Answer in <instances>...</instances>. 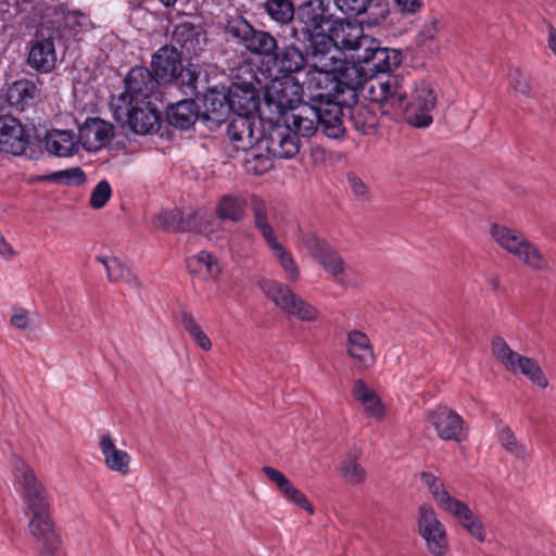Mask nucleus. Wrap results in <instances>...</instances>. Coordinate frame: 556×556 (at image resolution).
Wrapping results in <instances>:
<instances>
[{"instance_id":"1","label":"nucleus","mask_w":556,"mask_h":556,"mask_svg":"<svg viewBox=\"0 0 556 556\" xmlns=\"http://www.w3.org/2000/svg\"><path fill=\"white\" fill-rule=\"evenodd\" d=\"M364 29V23L354 17L345 15L344 17H333L326 33L331 41L320 51V60L332 49H338L353 51L354 53L349 60L353 64L381 63L393 64L394 67L400 66L403 60L402 51L382 47L379 39L366 35Z\"/></svg>"},{"instance_id":"2","label":"nucleus","mask_w":556,"mask_h":556,"mask_svg":"<svg viewBox=\"0 0 556 556\" xmlns=\"http://www.w3.org/2000/svg\"><path fill=\"white\" fill-rule=\"evenodd\" d=\"M333 17L329 1L304 0L296 8V24L291 28L290 39L303 52L305 67L311 60H320V51L331 41L324 27L330 26Z\"/></svg>"},{"instance_id":"3","label":"nucleus","mask_w":556,"mask_h":556,"mask_svg":"<svg viewBox=\"0 0 556 556\" xmlns=\"http://www.w3.org/2000/svg\"><path fill=\"white\" fill-rule=\"evenodd\" d=\"M393 64L370 63L353 64L349 60H332L330 74L334 81L332 92L326 93L330 96L331 102H337L343 111L359 105L358 91L362 90L366 83L377 78L378 74L389 73Z\"/></svg>"},{"instance_id":"4","label":"nucleus","mask_w":556,"mask_h":556,"mask_svg":"<svg viewBox=\"0 0 556 556\" xmlns=\"http://www.w3.org/2000/svg\"><path fill=\"white\" fill-rule=\"evenodd\" d=\"M244 49L260 58L268 70H277V74H298L305 70L303 52L290 37H283L280 43L270 31L254 27Z\"/></svg>"},{"instance_id":"5","label":"nucleus","mask_w":556,"mask_h":556,"mask_svg":"<svg viewBox=\"0 0 556 556\" xmlns=\"http://www.w3.org/2000/svg\"><path fill=\"white\" fill-rule=\"evenodd\" d=\"M113 117L125 128L126 126L136 135L160 134L164 137L162 113L151 101L146 103L116 104L113 108Z\"/></svg>"},{"instance_id":"6","label":"nucleus","mask_w":556,"mask_h":556,"mask_svg":"<svg viewBox=\"0 0 556 556\" xmlns=\"http://www.w3.org/2000/svg\"><path fill=\"white\" fill-rule=\"evenodd\" d=\"M263 87V105L276 113L278 119L287 118V114L299 108L302 87L295 83L294 74H279Z\"/></svg>"},{"instance_id":"7","label":"nucleus","mask_w":556,"mask_h":556,"mask_svg":"<svg viewBox=\"0 0 556 556\" xmlns=\"http://www.w3.org/2000/svg\"><path fill=\"white\" fill-rule=\"evenodd\" d=\"M251 210L254 218V227L261 232L262 237L278 258L280 266L288 275L291 282L299 279V268L289 251L278 242L274 228L268 222V208L266 202L258 195H251Z\"/></svg>"},{"instance_id":"8","label":"nucleus","mask_w":556,"mask_h":556,"mask_svg":"<svg viewBox=\"0 0 556 556\" xmlns=\"http://www.w3.org/2000/svg\"><path fill=\"white\" fill-rule=\"evenodd\" d=\"M258 287L286 314L302 321H314L318 318V309L293 292L289 286L264 278L258 281Z\"/></svg>"},{"instance_id":"9","label":"nucleus","mask_w":556,"mask_h":556,"mask_svg":"<svg viewBox=\"0 0 556 556\" xmlns=\"http://www.w3.org/2000/svg\"><path fill=\"white\" fill-rule=\"evenodd\" d=\"M15 479L22 486V498L29 518H41L51 515L48 491L36 477L35 471L18 459L15 464Z\"/></svg>"},{"instance_id":"10","label":"nucleus","mask_w":556,"mask_h":556,"mask_svg":"<svg viewBox=\"0 0 556 556\" xmlns=\"http://www.w3.org/2000/svg\"><path fill=\"white\" fill-rule=\"evenodd\" d=\"M303 113H309L317 119V125L325 136L330 139H342L346 132L343 118L346 112L337 102H331L330 96L318 93L312 102H303Z\"/></svg>"},{"instance_id":"11","label":"nucleus","mask_w":556,"mask_h":556,"mask_svg":"<svg viewBox=\"0 0 556 556\" xmlns=\"http://www.w3.org/2000/svg\"><path fill=\"white\" fill-rule=\"evenodd\" d=\"M231 112L245 119L258 116L263 117V85L253 77L252 80L238 78L228 86Z\"/></svg>"},{"instance_id":"12","label":"nucleus","mask_w":556,"mask_h":556,"mask_svg":"<svg viewBox=\"0 0 556 556\" xmlns=\"http://www.w3.org/2000/svg\"><path fill=\"white\" fill-rule=\"evenodd\" d=\"M493 355L510 372H520L532 383L540 388H546L548 380L534 358L522 356L513 351L506 341L497 336L491 341Z\"/></svg>"},{"instance_id":"13","label":"nucleus","mask_w":556,"mask_h":556,"mask_svg":"<svg viewBox=\"0 0 556 556\" xmlns=\"http://www.w3.org/2000/svg\"><path fill=\"white\" fill-rule=\"evenodd\" d=\"M377 79V87L370 86L369 96L372 102L380 105L382 114L393 119L405 117L408 122L410 114L409 101L405 92L401 91V85L396 76L388 75L386 80Z\"/></svg>"},{"instance_id":"14","label":"nucleus","mask_w":556,"mask_h":556,"mask_svg":"<svg viewBox=\"0 0 556 556\" xmlns=\"http://www.w3.org/2000/svg\"><path fill=\"white\" fill-rule=\"evenodd\" d=\"M490 232L503 249L517 256L531 268L542 269L546 266V261L540 250L517 230L493 224Z\"/></svg>"},{"instance_id":"15","label":"nucleus","mask_w":556,"mask_h":556,"mask_svg":"<svg viewBox=\"0 0 556 556\" xmlns=\"http://www.w3.org/2000/svg\"><path fill=\"white\" fill-rule=\"evenodd\" d=\"M195 101L202 103L204 110H201V122L210 129L217 128L227 122L231 112L227 86L211 84Z\"/></svg>"},{"instance_id":"16","label":"nucleus","mask_w":556,"mask_h":556,"mask_svg":"<svg viewBox=\"0 0 556 556\" xmlns=\"http://www.w3.org/2000/svg\"><path fill=\"white\" fill-rule=\"evenodd\" d=\"M124 86L125 91L117 99L122 105L150 101L161 85L149 67L137 65L125 76Z\"/></svg>"},{"instance_id":"17","label":"nucleus","mask_w":556,"mask_h":556,"mask_svg":"<svg viewBox=\"0 0 556 556\" xmlns=\"http://www.w3.org/2000/svg\"><path fill=\"white\" fill-rule=\"evenodd\" d=\"M55 37L47 29L38 27L26 42V64L37 73H50L55 66Z\"/></svg>"},{"instance_id":"18","label":"nucleus","mask_w":556,"mask_h":556,"mask_svg":"<svg viewBox=\"0 0 556 556\" xmlns=\"http://www.w3.org/2000/svg\"><path fill=\"white\" fill-rule=\"evenodd\" d=\"M207 30L203 23L181 21L173 26L172 45L188 58L199 56L207 45Z\"/></svg>"},{"instance_id":"19","label":"nucleus","mask_w":556,"mask_h":556,"mask_svg":"<svg viewBox=\"0 0 556 556\" xmlns=\"http://www.w3.org/2000/svg\"><path fill=\"white\" fill-rule=\"evenodd\" d=\"M300 240L308 254L333 277L344 273L345 262L339 252L314 231L301 232Z\"/></svg>"},{"instance_id":"20","label":"nucleus","mask_w":556,"mask_h":556,"mask_svg":"<svg viewBox=\"0 0 556 556\" xmlns=\"http://www.w3.org/2000/svg\"><path fill=\"white\" fill-rule=\"evenodd\" d=\"M285 125L277 124L268 129L264 139L266 150L277 159H293L300 152L301 140L285 118Z\"/></svg>"},{"instance_id":"21","label":"nucleus","mask_w":556,"mask_h":556,"mask_svg":"<svg viewBox=\"0 0 556 556\" xmlns=\"http://www.w3.org/2000/svg\"><path fill=\"white\" fill-rule=\"evenodd\" d=\"M182 55L174 45H164L152 54L150 71L161 86L174 84L184 67Z\"/></svg>"},{"instance_id":"22","label":"nucleus","mask_w":556,"mask_h":556,"mask_svg":"<svg viewBox=\"0 0 556 556\" xmlns=\"http://www.w3.org/2000/svg\"><path fill=\"white\" fill-rule=\"evenodd\" d=\"M426 418L443 441L460 442L466 437L463 417L447 406L439 405L428 410Z\"/></svg>"},{"instance_id":"23","label":"nucleus","mask_w":556,"mask_h":556,"mask_svg":"<svg viewBox=\"0 0 556 556\" xmlns=\"http://www.w3.org/2000/svg\"><path fill=\"white\" fill-rule=\"evenodd\" d=\"M418 527L430 553L434 556L444 555L447 549L446 533L432 507L427 505L419 507Z\"/></svg>"},{"instance_id":"24","label":"nucleus","mask_w":556,"mask_h":556,"mask_svg":"<svg viewBox=\"0 0 556 556\" xmlns=\"http://www.w3.org/2000/svg\"><path fill=\"white\" fill-rule=\"evenodd\" d=\"M205 222V212L195 211L185 215L179 207L163 210L155 217V226L165 232L202 231Z\"/></svg>"},{"instance_id":"25","label":"nucleus","mask_w":556,"mask_h":556,"mask_svg":"<svg viewBox=\"0 0 556 556\" xmlns=\"http://www.w3.org/2000/svg\"><path fill=\"white\" fill-rule=\"evenodd\" d=\"M437 93L427 81L417 85L413 98L409 101L410 114L408 124L415 128H425L432 124L433 118L430 112L435 108Z\"/></svg>"},{"instance_id":"26","label":"nucleus","mask_w":556,"mask_h":556,"mask_svg":"<svg viewBox=\"0 0 556 556\" xmlns=\"http://www.w3.org/2000/svg\"><path fill=\"white\" fill-rule=\"evenodd\" d=\"M114 137V126L100 117H87L78 127V142L87 152H98Z\"/></svg>"},{"instance_id":"27","label":"nucleus","mask_w":556,"mask_h":556,"mask_svg":"<svg viewBox=\"0 0 556 556\" xmlns=\"http://www.w3.org/2000/svg\"><path fill=\"white\" fill-rule=\"evenodd\" d=\"M30 534L41 545L40 556H63L62 538L51 515L41 518H29Z\"/></svg>"},{"instance_id":"28","label":"nucleus","mask_w":556,"mask_h":556,"mask_svg":"<svg viewBox=\"0 0 556 556\" xmlns=\"http://www.w3.org/2000/svg\"><path fill=\"white\" fill-rule=\"evenodd\" d=\"M201 121V108L194 98H185L165 108V119L167 126L178 130L193 128L197 121Z\"/></svg>"},{"instance_id":"29","label":"nucleus","mask_w":556,"mask_h":556,"mask_svg":"<svg viewBox=\"0 0 556 556\" xmlns=\"http://www.w3.org/2000/svg\"><path fill=\"white\" fill-rule=\"evenodd\" d=\"M187 98L197 99L211 85L208 72L200 64L188 62L174 81Z\"/></svg>"},{"instance_id":"30","label":"nucleus","mask_w":556,"mask_h":556,"mask_svg":"<svg viewBox=\"0 0 556 556\" xmlns=\"http://www.w3.org/2000/svg\"><path fill=\"white\" fill-rule=\"evenodd\" d=\"M346 353L356 361L358 369H370L376 363L370 339L363 331L352 330L348 332Z\"/></svg>"},{"instance_id":"31","label":"nucleus","mask_w":556,"mask_h":556,"mask_svg":"<svg viewBox=\"0 0 556 556\" xmlns=\"http://www.w3.org/2000/svg\"><path fill=\"white\" fill-rule=\"evenodd\" d=\"M53 0H45L30 16L33 21H39L42 27L53 36L60 37L63 29V21L68 15L66 3H52Z\"/></svg>"},{"instance_id":"32","label":"nucleus","mask_w":556,"mask_h":556,"mask_svg":"<svg viewBox=\"0 0 556 556\" xmlns=\"http://www.w3.org/2000/svg\"><path fill=\"white\" fill-rule=\"evenodd\" d=\"M262 471L277 485L285 500L311 515L314 514V507L305 494L301 490L296 489L281 471L270 466L263 467Z\"/></svg>"},{"instance_id":"33","label":"nucleus","mask_w":556,"mask_h":556,"mask_svg":"<svg viewBox=\"0 0 556 556\" xmlns=\"http://www.w3.org/2000/svg\"><path fill=\"white\" fill-rule=\"evenodd\" d=\"M21 121L11 114L0 115V151L13 155L23 154Z\"/></svg>"},{"instance_id":"34","label":"nucleus","mask_w":556,"mask_h":556,"mask_svg":"<svg viewBox=\"0 0 556 556\" xmlns=\"http://www.w3.org/2000/svg\"><path fill=\"white\" fill-rule=\"evenodd\" d=\"M247 198L233 193L223 194L216 203L215 215L222 223L239 224L248 216Z\"/></svg>"},{"instance_id":"35","label":"nucleus","mask_w":556,"mask_h":556,"mask_svg":"<svg viewBox=\"0 0 556 556\" xmlns=\"http://www.w3.org/2000/svg\"><path fill=\"white\" fill-rule=\"evenodd\" d=\"M38 93L39 90L33 80L22 78L8 87L5 99L11 106L23 112L34 103Z\"/></svg>"},{"instance_id":"36","label":"nucleus","mask_w":556,"mask_h":556,"mask_svg":"<svg viewBox=\"0 0 556 556\" xmlns=\"http://www.w3.org/2000/svg\"><path fill=\"white\" fill-rule=\"evenodd\" d=\"M73 130L53 129L45 134V148L59 157L72 156L78 152L77 142L73 141Z\"/></svg>"},{"instance_id":"37","label":"nucleus","mask_w":556,"mask_h":556,"mask_svg":"<svg viewBox=\"0 0 556 556\" xmlns=\"http://www.w3.org/2000/svg\"><path fill=\"white\" fill-rule=\"evenodd\" d=\"M99 445L109 469L121 472L122 475L129 472L130 456L127 452L116 448L110 434H104Z\"/></svg>"},{"instance_id":"38","label":"nucleus","mask_w":556,"mask_h":556,"mask_svg":"<svg viewBox=\"0 0 556 556\" xmlns=\"http://www.w3.org/2000/svg\"><path fill=\"white\" fill-rule=\"evenodd\" d=\"M349 123L363 136H372L376 134L379 122L371 109L365 104L350 108L346 111Z\"/></svg>"},{"instance_id":"39","label":"nucleus","mask_w":556,"mask_h":556,"mask_svg":"<svg viewBox=\"0 0 556 556\" xmlns=\"http://www.w3.org/2000/svg\"><path fill=\"white\" fill-rule=\"evenodd\" d=\"M447 513L455 516L463 527L479 542L485 541V532L480 518L471 511L466 503L462 501L454 503L452 510Z\"/></svg>"},{"instance_id":"40","label":"nucleus","mask_w":556,"mask_h":556,"mask_svg":"<svg viewBox=\"0 0 556 556\" xmlns=\"http://www.w3.org/2000/svg\"><path fill=\"white\" fill-rule=\"evenodd\" d=\"M254 25L242 14H227L224 23V33L230 36L243 48L250 39Z\"/></svg>"},{"instance_id":"41","label":"nucleus","mask_w":556,"mask_h":556,"mask_svg":"<svg viewBox=\"0 0 556 556\" xmlns=\"http://www.w3.org/2000/svg\"><path fill=\"white\" fill-rule=\"evenodd\" d=\"M421 481L428 486L432 497L440 508L445 511L452 510L454 503L459 500L453 497L444 488L442 481L432 472L422 471L420 473Z\"/></svg>"},{"instance_id":"42","label":"nucleus","mask_w":556,"mask_h":556,"mask_svg":"<svg viewBox=\"0 0 556 556\" xmlns=\"http://www.w3.org/2000/svg\"><path fill=\"white\" fill-rule=\"evenodd\" d=\"M31 181L37 182H55L63 184L66 186H81L87 181V176L80 167H73L68 169H62L45 175H37L31 177Z\"/></svg>"},{"instance_id":"43","label":"nucleus","mask_w":556,"mask_h":556,"mask_svg":"<svg viewBox=\"0 0 556 556\" xmlns=\"http://www.w3.org/2000/svg\"><path fill=\"white\" fill-rule=\"evenodd\" d=\"M263 8L268 16L279 24H288L296 17V9L292 0H266Z\"/></svg>"},{"instance_id":"44","label":"nucleus","mask_w":556,"mask_h":556,"mask_svg":"<svg viewBox=\"0 0 556 556\" xmlns=\"http://www.w3.org/2000/svg\"><path fill=\"white\" fill-rule=\"evenodd\" d=\"M186 267L192 276L199 275L203 268L212 277H216L220 273L216 257L207 251H201L188 257L186 260Z\"/></svg>"},{"instance_id":"45","label":"nucleus","mask_w":556,"mask_h":556,"mask_svg":"<svg viewBox=\"0 0 556 556\" xmlns=\"http://www.w3.org/2000/svg\"><path fill=\"white\" fill-rule=\"evenodd\" d=\"M21 137L24 146L23 154H26L31 160L39 159L43 153L45 135H41L38 129L33 126L30 128L24 127Z\"/></svg>"},{"instance_id":"46","label":"nucleus","mask_w":556,"mask_h":556,"mask_svg":"<svg viewBox=\"0 0 556 556\" xmlns=\"http://www.w3.org/2000/svg\"><path fill=\"white\" fill-rule=\"evenodd\" d=\"M498 442L507 453L517 459H525L530 455L527 445L518 441L515 433L508 426H504L500 430Z\"/></svg>"},{"instance_id":"47","label":"nucleus","mask_w":556,"mask_h":556,"mask_svg":"<svg viewBox=\"0 0 556 556\" xmlns=\"http://www.w3.org/2000/svg\"><path fill=\"white\" fill-rule=\"evenodd\" d=\"M106 276L110 281L123 280L131 287L138 289L142 287L139 278L132 274L131 269L122 263L117 257H112V265H108Z\"/></svg>"},{"instance_id":"48","label":"nucleus","mask_w":556,"mask_h":556,"mask_svg":"<svg viewBox=\"0 0 556 556\" xmlns=\"http://www.w3.org/2000/svg\"><path fill=\"white\" fill-rule=\"evenodd\" d=\"M302 104L299 105L298 109L302 110ZM292 131L298 132V137L309 138L316 134L319 129V125H317V119L312 116L309 113H303L300 111L298 114H292V125H290Z\"/></svg>"},{"instance_id":"49","label":"nucleus","mask_w":556,"mask_h":556,"mask_svg":"<svg viewBox=\"0 0 556 556\" xmlns=\"http://www.w3.org/2000/svg\"><path fill=\"white\" fill-rule=\"evenodd\" d=\"M181 323L185 330L194 340V342L204 351L212 349V342L193 316L188 312H181Z\"/></svg>"},{"instance_id":"50","label":"nucleus","mask_w":556,"mask_h":556,"mask_svg":"<svg viewBox=\"0 0 556 556\" xmlns=\"http://www.w3.org/2000/svg\"><path fill=\"white\" fill-rule=\"evenodd\" d=\"M390 13L389 0H372L368 5V10L365 13L366 20H362L364 26L375 27L380 25Z\"/></svg>"},{"instance_id":"51","label":"nucleus","mask_w":556,"mask_h":556,"mask_svg":"<svg viewBox=\"0 0 556 556\" xmlns=\"http://www.w3.org/2000/svg\"><path fill=\"white\" fill-rule=\"evenodd\" d=\"M372 0H334L337 9L348 17L364 15Z\"/></svg>"},{"instance_id":"52","label":"nucleus","mask_w":556,"mask_h":556,"mask_svg":"<svg viewBox=\"0 0 556 556\" xmlns=\"http://www.w3.org/2000/svg\"><path fill=\"white\" fill-rule=\"evenodd\" d=\"M341 471L346 481L353 484L361 483L365 479L364 468L356 462V457L352 455H349V457L342 462Z\"/></svg>"},{"instance_id":"53","label":"nucleus","mask_w":556,"mask_h":556,"mask_svg":"<svg viewBox=\"0 0 556 556\" xmlns=\"http://www.w3.org/2000/svg\"><path fill=\"white\" fill-rule=\"evenodd\" d=\"M112 195V188L106 180H101L96 185L90 194L89 204L93 210H100L105 206Z\"/></svg>"},{"instance_id":"54","label":"nucleus","mask_w":556,"mask_h":556,"mask_svg":"<svg viewBox=\"0 0 556 556\" xmlns=\"http://www.w3.org/2000/svg\"><path fill=\"white\" fill-rule=\"evenodd\" d=\"M88 17L80 10H68L64 17L63 28H66L72 36H77L87 25Z\"/></svg>"},{"instance_id":"55","label":"nucleus","mask_w":556,"mask_h":556,"mask_svg":"<svg viewBox=\"0 0 556 556\" xmlns=\"http://www.w3.org/2000/svg\"><path fill=\"white\" fill-rule=\"evenodd\" d=\"M509 86L522 96L531 97V86L528 80L523 78L519 68L510 70L508 73Z\"/></svg>"},{"instance_id":"56","label":"nucleus","mask_w":556,"mask_h":556,"mask_svg":"<svg viewBox=\"0 0 556 556\" xmlns=\"http://www.w3.org/2000/svg\"><path fill=\"white\" fill-rule=\"evenodd\" d=\"M250 154L252 156V160L248 159L245 161V164L250 172L261 175L263 173H266L271 167V160L268 156H264L263 154L254 152H251Z\"/></svg>"},{"instance_id":"57","label":"nucleus","mask_w":556,"mask_h":556,"mask_svg":"<svg viewBox=\"0 0 556 556\" xmlns=\"http://www.w3.org/2000/svg\"><path fill=\"white\" fill-rule=\"evenodd\" d=\"M438 21L433 20L429 24H426L416 36V45L425 46L428 41L433 40L438 34Z\"/></svg>"},{"instance_id":"58","label":"nucleus","mask_w":556,"mask_h":556,"mask_svg":"<svg viewBox=\"0 0 556 556\" xmlns=\"http://www.w3.org/2000/svg\"><path fill=\"white\" fill-rule=\"evenodd\" d=\"M365 410L377 419H381L384 416V406L381 399L377 393L370 396V400L362 402Z\"/></svg>"},{"instance_id":"59","label":"nucleus","mask_w":556,"mask_h":556,"mask_svg":"<svg viewBox=\"0 0 556 556\" xmlns=\"http://www.w3.org/2000/svg\"><path fill=\"white\" fill-rule=\"evenodd\" d=\"M376 392L371 389H369L366 384V382L363 379H357L354 382L352 394L355 400L362 402H366L370 400V396L375 394Z\"/></svg>"},{"instance_id":"60","label":"nucleus","mask_w":556,"mask_h":556,"mask_svg":"<svg viewBox=\"0 0 556 556\" xmlns=\"http://www.w3.org/2000/svg\"><path fill=\"white\" fill-rule=\"evenodd\" d=\"M400 11L403 13L415 14L417 13L421 7V0H394Z\"/></svg>"},{"instance_id":"61","label":"nucleus","mask_w":556,"mask_h":556,"mask_svg":"<svg viewBox=\"0 0 556 556\" xmlns=\"http://www.w3.org/2000/svg\"><path fill=\"white\" fill-rule=\"evenodd\" d=\"M348 180H349V184H350L353 192L356 195L363 197L367 193V191H368L367 186L358 176H356L355 174H349Z\"/></svg>"},{"instance_id":"62","label":"nucleus","mask_w":556,"mask_h":556,"mask_svg":"<svg viewBox=\"0 0 556 556\" xmlns=\"http://www.w3.org/2000/svg\"><path fill=\"white\" fill-rule=\"evenodd\" d=\"M45 0H15L16 5L22 13H28L29 17L36 12V10L40 7V4Z\"/></svg>"},{"instance_id":"63","label":"nucleus","mask_w":556,"mask_h":556,"mask_svg":"<svg viewBox=\"0 0 556 556\" xmlns=\"http://www.w3.org/2000/svg\"><path fill=\"white\" fill-rule=\"evenodd\" d=\"M11 325L17 329H26L29 325V319L26 311H22L21 313H16L11 317Z\"/></svg>"},{"instance_id":"64","label":"nucleus","mask_w":556,"mask_h":556,"mask_svg":"<svg viewBox=\"0 0 556 556\" xmlns=\"http://www.w3.org/2000/svg\"><path fill=\"white\" fill-rule=\"evenodd\" d=\"M227 135L232 142L242 140V132L238 131L236 123H230L227 127Z\"/></svg>"}]
</instances>
